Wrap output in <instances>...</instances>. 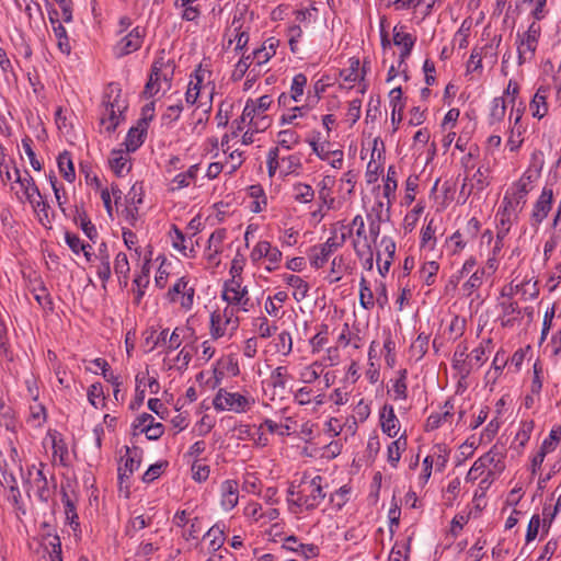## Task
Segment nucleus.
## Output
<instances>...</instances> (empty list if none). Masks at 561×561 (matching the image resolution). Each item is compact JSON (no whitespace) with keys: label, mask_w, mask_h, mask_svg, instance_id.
I'll return each mask as SVG.
<instances>
[{"label":"nucleus","mask_w":561,"mask_h":561,"mask_svg":"<svg viewBox=\"0 0 561 561\" xmlns=\"http://www.w3.org/2000/svg\"><path fill=\"white\" fill-rule=\"evenodd\" d=\"M321 482L322 478L317 476L309 480H301L297 486L291 484L287 490L288 510L293 514H298L302 507L306 510L317 507L325 496Z\"/></svg>","instance_id":"f257e3e1"},{"label":"nucleus","mask_w":561,"mask_h":561,"mask_svg":"<svg viewBox=\"0 0 561 561\" xmlns=\"http://www.w3.org/2000/svg\"><path fill=\"white\" fill-rule=\"evenodd\" d=\"M272 104V99L268 95H263L256 101L249 100L242 111L240 121L234 122L236 130L242 131L245 125H250V128L256 131H264L271 125V118L266 115V111Z\"/></svg>","instance_id":"f03ea898"},{"label":"nucleus","mask_w":561,"mask_h":561,"mask_svg":"<svg viewBox=\"0 0 561 561\" xmlns=\"http://www.w3.org/2000/svg\"><path fill=\"white\" fill-rule=\"evenodd\" d=\"M102 105L100 124L106 133H114L122 121H124L123 113L127 108L117 84H108L103 95Z\"/></svg>","instance_id":"7ed1b4c3"},{"label":"nucleus","mask_w":561,"mask_h":561,"mask_svg":"<svg viewBox=\"0 0 561 561\" xmlns=\"http://www.w3.org/2000/svg\"><path fill=\"white\" fill-rule=\"evenodd\" d=\"M46 465L39 462L38 466H27L25 474H23V482L26 492H33L37 499L47 503L55 493L56 482L54 474H50V480L45 473Z\"/></svg>","instance_id":"20e7f679"},{"label":"nucleus","mask_w":561,"mask_h":561,"mask_svg":"<svg viewBox=\"0 0 561 561\" xmlns=\"http://www.w3.org/2000/svg\"><path fill=\"white\" fill-rule=\"evenodd\" d=\"M251 22L244 10H237L225 31L224 48L238 55L243 53L250 39Z\"/></svg>","instance_id":"39448f33"},{"label":"nucleus","mask_w":561,"mask_h":561,"mask_svg":"<svg viewBox=\"0 0 561 561\" xmlns=\"http://www.w3.org/2000/svg\"><path fill=\"white\" fill-rule=\"evenodd\" d=\"M221 298L227 304L225 308L237 313L248 312L252 307L248 288L241 277L234 276L225 282Z\"/></svg>","instance_id":"423d86ee"},{"label":"nucleus","mask_w":561,"mask_h":561,"mask_svg":"<svg viewBox=\"0 0 561 561\" xmlns=\"http://www.w3.org/2000/svg\"><path fill=\"white\" fill-rule=\"evenodd\" d=\"M238 327V313L230 309H216L210 314V335L214 340L230 339Z\"/></svg>","instance_id":"0eeeda50"},{"label":"nucleus","mask_w":561,"mask_h":561,"mask_svg":"<svg viewBox=\"0 0 561 561\" xmlns=\"http://www.w3.org/2000/svg\"><path fill=\"white\" fill-rule=\"evenodd\" d=\"M173 68L162 59L156 60L151 68L150 78L145 87L144 93L148 98L157 95L160 91L171 88Z\"/></svg>","instance_id":"6e6552de"},{"label":"nucleus","mask_w":561,"mask_h":561,"mask_svg":"<svg viewBox=\"0 0 561 561\" xmlns=\"http://www.w3.org/2000/svg\"><path fill=\"white\" fill-rule=\"evenodd\" d=\"M194 297L195 284L187 276L179 277L167 293L169 302L179 305L185 311L193 308Z\"/></svg>","instance_id":"1a4fd4ad"},{"label":"nucleus","mask_w":561,"mask_h":561,"mask_svg":"<svg viewBox=\"0 0 561 561\" xmlns=\"http://www.w3.org/2000/svg\"><path fill=\"white\" fill-rule=\"evenodd\" d=\"M251 259L263 272L272 273L280 267V251L267 241H259L251 252Z\"/></svg>","instance_id":"9d476101"},{"label":"nucleus","mask_w":561,"mask_h":561,"mask_svg":"<svg viewBox=\"0 0 561 561\" xmlns=\"http://www.w3.org/2000/svg\"><path fill=\"white\" fill-rule=\"evenodd\" d=\"M213 404L217 411L242 413L250 408L251 400L239 392H229L225 389H219L213 400Z\"/></svg>","instance_id":"9b49d317"},{"label":"nucleus","mask_w":561,"mask_h":561,"mask_svg":"<svg viewBox=\"0 0 561 561\" xmlns=\"http://www.w3.org/2000/svg\"><path fill=\"white\" fill-rule=\"evenodd\" d=\"M523 205L518 201L513 199L506 194L503 197L502 206L500 207L496 217L499 218L497 225V239H502L510 230L513 220L516 218L518 211L523 209Z\"/></svg>","instance_id":"f8f14e48"},{"label":"nucleus","mask_w":561,"mask_h":561,"mask_svg":"<svg viewBox=\"0 0 561 561\" xmlns=\"http://www.w3.org/2000/svg\"><path fill=\"white\" fill-rule=\"evenodd\" d=\"M152 111L151 107L144 110L142 117L137 122L136 126L129 128L124 146L127 152H135L145 141L148 130V122L152 118V114L148 113Z\"/></svg>","instance_id":"ddd939ff"},{"label":"nucleus","mask_w":561,"mask_h":561,"mask_svg":"<svg viewBox=\"0 0 561 561\" xmlns=\"http://www.w3.org/2000/svg\"><path fill=\"white\" fill-rule=\"evenodd\" d=\"M146 35V31L141 26H135L128 34L121 38L113 48L116 58H122L134 51H137Z\"/></svg>","instance_id":"4468645a"},{"label":"nucleus","mask_w":561,"mask_h":561,"mask_svg":"<svg viewBox=\"0 0 561 561\" xmlns=\"http://www.w3.org/2000/svg\"><path fill=\"white\" fill-rule=\"evenodd\" d=\"M213 72L207 65L199 64L194 70L188 82L190 87H194L201 93L206 94L209 101L213 100L215 93V84L211 80Z\"/></svg>","instance_id":"2eb2a0df"},{"label":"nucleus","mask_w":561,"mask_h":561,"mask_svg":"<svg viewBox=\"0 0 561 561\" xmlns=\"http://www.w3.org/2000/svg\"><path fill=\"white\" fill-rule=\"evenodd\" d=\"M540 34V25L536 22H533L528 30L520 37L517 48L519 59H526L527 56L531 57L535 54Z\"/></svg>","instance_id":"dca6fc26"},{"label":"nucleus","mask_w":561,"mask_h":561,"mask_svg":"<svg viewBox=\"0 0 561 561\" xmlns=\"http://www.w3.org/2000/svg\"><path fill=\"white\" fill-rule=\"evenodd\" d=\"M169 239L174 250L180 252L185 257H194L195 249L193 243V237H186L181 229L175 225H172L169 231Z\"/></svg>","instance_id":"f3484780"},{"label":"nucleus","mask_w":561,"mask_h":561,"mask_svg":"<svg viewBox=\"0 0 561 561\" xmlns=\"http://www.w3.org/2000/svg\"><path fill=\"white\" fill-rule=\"evenodd\" d=\"M95 270L98 277L105 284L112 275L111 270V257L108 254V248L105 242H102L98 252L94 254Z\"/></svg>","instance_id":"a211bd4d"},{"label":"nucleus","mask_w":561,"mask_h":561,"mask_svg":"<svg viewBox=\"0 0 561 561\" xmlns=\"http://www.w3.org/2000/svg\"><path fill=\"white\" fill-rule=\"evenodd\" d=\"M280 41L276 37L265 39L261 47L255 48L250 55L253 64L262 66L266 64L275 54Z\"/></svg>","instance_id":"6ab92c4d"},{"label":"nucleus","mask_w":561,"mask_h":561,"mask_svg":"<svg viewBox=\"0 0 561 561\" xmlns=\"http://www.w3.org/2000/svg\"><path fill=\"white\" fill-rule=\"evenodd\" d=\"M382 253L377 254V266L381 276H385L392 263L396 253V243L391 238L383 237L380 241Z\"/></svg>","instance_id":"aec40b11"},{"label":"nucleus","mask_w":561,"mask_h":561,"mask_svg":"<svg viewBox=\"0 0 561 561\" xmlns=\"http://www.w3.org/2000/svg\"><path fill=\"white\" fill-rule=\"evenodd\" d=\"M128 153L123 149H113L108 158V164L117 176H124L130 171L131 164Z\"/></svg>","instance_id":"412c9836"},{"label":"nucleus","mask_w":561,"mask_h":561,"mask_svg":"<svg viewBox=\"0 0 561 561\" xmlns=\"http://www.w3.org/2000/svg\"><path fill=\"white\" fill-rule=\"evenodd\" d=\"M533 190V176L525 173L516 183H514L507 191L506 195L513 199L518 201L520 205H525L527 194Z\"/></svg>","instance_id":"4be33fe9"},{"label":"nucleus","mask_w":561,"mask_h":561,"mask_svg":"<svg viewBox=\"0 0 561 561\" xmlns=\"http://www.w3.org/2000/svg\"><path fill=\"white\" fill-rule=\"evenodd\" d=\"M239 501V484L236 480H226L221 484V506L231 511Z\"/></svg>","instance_id":"5701e85b"},{"label":"nucleus","mask_w":561,"mask_h":561,"mask_svg":"<svg viewBox=\"0 0 561 561\" xmlns=\"http://www.w3.org/2000/svg\"><path fill=\"white\" fill-rule=\"evenodd\" d=\"M553 193L551 188L545 187L535 204L531 217L535 222H541L551 209Z\"/></svg>","instance_id":"b1692460"},{"label":"nucleus","mask_w":561,"mask_h":561,"mask_svg":"<svg viewBox=\"0 0 561 561\" xmlns=\"http://www.w3.org/2000/svg\"><path fill=\"white\" fill-rule=\"evenodd\" d=\"M47 437L50 439L51 443L54 460H58V462L61 466H66L68 459V446L65 439L62 438L61 434L58 433L57 431H49L47 433Z\"/></svg>","instance_id":"393cba45"},{"label":"nucleus","mask_w":561,"mask_h":561,"mask_svg":"<svg viewBox=\"0 0 561 561\" xmlns=\"http://www.w3.org/2000/svg\"><path fill=\"white\" fill-rule=\"evenodd\" d=\"M341 243L336 240L335 237L329 238L319 248H314V253L312 256V264L316 267H322L324 263L328 261L329 256L335 251Z\"/></svg>","instance_id":"a878e982"},{"label":"nucleus","mask_w":561,"mask_h":561,"mask_svg":"<svg viewBox=\"0 0 561 561\" xmlns=\"http://www.w3.org/2000/svg\"><path fill=\"white\" fill-rule=\"evenodd\" d=\"M287 195L299 203H309L314 196L312 187L305 183H290V180H286Z\"/></svg>","instance_id":"bb28decb"},{"label":"nucleus","mask_w":561,"mask_h":561,"mask_svg":"<svg viewBox=\"0 0 561 561\" xmlns=\"http://www.w3.org/2000/svg\"><path fill=\"white\" fill-rule=\"evenodd\" d=\"M15 173L18 175L15 181L21 185L27 202L34 204L42 196L34 179L27 172H25L24 176L21 175L19 170H15Z\"/></svg>","instance_id":"cd10ccee"},{"label":"nucleus","mask_w":561,"mask_h":561,"mask_svg":"<svg viewBox=\"0 0 561 561\" xmlns=\"http://www.w3.org/2000/svg\"><path fill=\"white\" fill-rule=\"evenodd\" d=\"M198 173V165H191L185 172L176 174L170 182V191H179L195 183Z\"/></svg>","instance_id":"c85d7f7f"},{"label":"nucleus","mask_w":561,"mask_h":561,"mask_svg":"<svg viewBox=\"0 0 561 561\" xmlns=\"http://www.w3.org/2000/svg\"><path fill=\"white\" fill-rule=\"evenodd\" d=\"M248 207L252 213H261L266 209L267 198L261 185H251L248 188Z\"/></svg>","instance_id":"c756f323"},{"label":"nucleus","mask_w":561,"mask_h":561,"mask_svg":"<svg viewBox=\"0 0 561 561\" xmlns=\"http://www.w3.org/2000/svg\"><path fill=\"white\" fill-rule=\"evenodd\" d=\"M414 41L415 38L410 33L404 32L403 27H394L393 44L401 47L400 58L402 60L410 55Z\"/></svg>","instance_id":"7c9ffc66"},{"label":"nucleus","mask_w":561,"mask_h":561,"mask_svg":"<svg viewBox=\"0 0 561 561\" xmlns=\"http://www.w3.org/2000/svg\"><path fill=\"white\" fill-rule=\"evenodd\" d=\"M514 294H522V296L529 299L536 298L539 294L537 282H534L533 278H529L515 284V280H513L508 287L507 295Z\"/></svg>","instance_id":"2f4dec72"},{"label":"nucleus","mask_w":561,"mask_h":561,"mask_svg":"<svg viewBox=\"0 0 561 561\" xmlns=\"http://www.w3.org/2000/svg\"><path fill=\"white\" fill-rule=\"evenodd\" d=\"M381 428L390 437H396L399 432V422L392 407L385 405L381 415Z\"/></svg>","instance_id":"473e14b6"},{"label":"nucleus","mask_w":561,"mask_h":561,"mask_svg":"<svg viewBox=\"0 0 561 561\" xmlns=\"http://www.w3.org/2000/svg\"><path fill=\"white\" fill-rule=\"evenodd\" d=\"M547 96H548V90L546 88H539L534 95L530 104L529 110L534 117L542 118L547 112H548V105H547Z\"/></svg>","instance_id":"72a5a7b5"},{"label":"nucleus","mask_w":561,"mask_h":561,"mask_svg":"<svg viewBox=\"0 0 561 561\" xmlns=\"http://www.w3.org/2000/svg\"><path fill=\"white\" fill-rule=\"evenodd\" d=\"M297 434L299 439L304 443L308 440L311 434V430L306 423L299 424L297 421H293L290 417H286V423L283 424V436H291Z\"/></svg>","instance_id":"f704fd0d"},{"label":"nucleus","mask_w":561,"mask_h":561,"mask_svg":"<svg viewBox=\"0 0 561 561\" xmlns=\"http://www.w3.org/2000/svg\"><path fill=\"white\" fill-rule=\"evenodd\" d=\"M122 465L118 467V479L121 483L125 479H129L131 474L139 468L140 460L133 456L127 448L126 455L122 457Z\"/></svg>","instance_id":"c9c22d12"},{"label":"nucleus","mask_w":561,"mask_h":561,"mask_svg":"<svg viewBox=\"0 0 561 561\" xmlns=\"http://www.w3.org/2000/svg\"><path fill=\"white\" fill-rule=\"evenodd\" d=\"M57 165L59 169V172L64 176V179L68 182H73L76 179V172L73 162L71 159V154L69 151L65 150L61 153H59L57 158Z\"/></svg>","instance_id":"e433bc0d"},{"label":"nucleus","mask_w":561,"mask_h":561,"mask_svg":"<svg viewBox=\"0 0 561 561\" xmlns=\"http://www.w3.org/2000/svg\"><path fill=\"white\" fill-rule=\"evenodd\" d=\"M284 550L295 552L305 559L314 556V548L312 546L298 543L296 537L294 536H289L283 539V551Z\"/></svg>","instance_id":"4c0bfd02"},{"label":"nucleus","mask_w":561,"mask_h":561,"mask_svg":"<svg viewBox=\"0 0 561 561\" xmlns=\"http://www.w3.org/2000/svg\"><path fill=\"white\" fill-rule=\"evenodd\" d=\"M226 237V232L222 229L215 230L209 239L208 247L206 249V255L209 261H214L216 256L221 252V244Z\"/></svg>","instance_id":"58836bf2"},{"label":"nucleus","mask_w":561,"mask_h":561,"mask_svg":"<svg viewBox=\"0 0 561 561\" xmlns=\"http://www.w3.org/2000/svg\"><path fill=\"white\" fill-rule=\"evenodd\" d=\"M205 538L209 539V551L213 553L217 552L225 543L224 527L219 524L214 525L205 534Z\"/></svg>","instance_id":"ea45409f"},{"label":"nucleus","mask_w":561,"mask_h":561,"mask_svg":"<svg viewBox=\"0 0 561 561\" xmlns=\"http://www.w3.org/2000/svg\"><path fill=\"white\" fill-rule=\"evenodd\" d=\"M501 453L497 451L495 448H492L486 454L477 459L474 462L477 463V468H480L482 471L490 467H493L495 470H501Z\"/></svg>","instance_id":"a19ab883"},{"label":"nucleus","mask_w":561,"mask_h":561,"mask_svg":"<svg viewBox=\"0 0 561 561\" xmlns=\"http://www.w3.org/2000/svg\"><path fill=\"white\" fill-rule=\"evenodd\" d=\"M129 261L124 252L117 253L115 261H114V272L118 277L119 282H123L125 285L128 282L129 278Z\"/></svg>","instance_id":"79ce46f5"},{"label":"nucleus","mask_w":561,"mask_h":561,"mask_svg":"<svg viewBox=\"0 0 561 561\" xmlns=\"http://www.w3.org/2000/svg\"><path fill=\"white\" fill-rule=\"evenodd\" d=\"M87 397L89 403L95 409L105 407L104 391L100 382H94L88 388Z\"/></svg>","instance_id":"37998d69"},{"label":"nucleus","mask_w":561,"mask_h":561,"mask_svg":"<svg viewBox=\"0 0 561 561\" xmlns=\"http://www.w3.org/2000/svg\"><path fill=\"white\" fill-rule=\"evenodd\" d=\"M280 385V366H275L272 370L271 378L263 382L264 396L270 400H275L276 388Z\"/></svg>","instance_id":"c03bdc74"},{"label":"nucleus","mask_w":561,"mask_h":561,"mask_svg":"<svg viewBox=\"0 0 561 561\" xmlns=\"http://www.w3.org/2000/svg\"><path fill=\"white\" fill-rule=\"evenodd\" d=\"M62 503L65 506L66 519H67L68 524L71 526V528L73 529V531H77L80 526L79 517H78L73 502L70 500V497L68 496V494L66 492L62 493Z\"/></svg>","instance_id":"a18cd8bd"},{"label":"nucleus","mask_w":561,"mask_h":561,"mask_svg":"<svg viewBox=\"0 0 561 561\" xmlns=\"http://www.w3.org/2000/svg\"><path fill=\"white\" fill-rule=\"evenodd\" d=\"M151 523L150 517H146L145 515H137L131 517L126 527H125V534L128 537H134L139 530L146 528Z\"/></svg>","instance_id":"49530a36"},{"label":"nucleus","mask_w":561,"mask_h":561,"mask_svg":"<svg viewBox=\"0 0 561 561\" xmlns=\"http://www.w3.org/2000/svg\"><path fill=\"white\" fill-rule=\"evenodd\" d=\"M407 448V438L400 436L397 440L392 442L388 447V461L396 467L400 460L401 451Z\"/></svg>","instance_id":"de8ad7c7"},{"label":"nucleus","mask_w":561,"mask_h":561,"mask_svg":"<svg viewBox=\"0 0 561 561\" xmlns=\"http://www.w3.org/2000/svg\"><path fill=\"white\" fill-rule=\"evenodd\" d=\"M210 105L207 108L202 110L198 112L195 110L192 114V122L190 125H192V133L195 134H202V131L205 128V125L209 118V112H210Z\"/></svg>","instance_id":"09e8293b"},{"label":"nucleus","mask_w":561,"mask_h":561,"mask_svg":"<svg viewBox=\"0 0 561 561\" xmlns=\"http://www.w3.org/2000/svg\"><path fill=\"white\" fill-rule=\"evenodd\" d=\"M184 110V105H183V101L181 98H176L174 100V102L170 103L167 108H165V112L162 116L163 121L167 123V124H172L174 122H176L180 116H181V113L183 112Z\"/></svg>","instance_id":"8fccbe9b"},{"label":"nucleus","mask_w":561,"mask_h":561,"mask_svg":"<svg viewBox=\"0 0 561 561\" xmlns=\"http://www.w3.org/2000/svg\"><path fill=\"white\" fill-rule=\"evenodd\" d=\"M53 32L57 39L59 50L65 55H69L71 53V45L65 26L57 25V27H54Z\"/></svg>","instance_id":"3c124183"},{"label":"nucleus","mask_w":561,"mask_h":561,"mask_svg":"<svg viewBox=\"0 0 561 561\" xmlns=\"http://www.w3.org/2000/svg\"><path fill=\"white\" fill-rule=\"evenodd\" d=\"M252 64L253 61L251 59V55H242V57L233 67V70L231 72V79L233 81H240L244 77V75L247 73Z\"/></svg>","instance_id":"603ef678"},{"label":"nucleus","mask_w":561,"mask_h":561,"mask_svg":"<svg viewBox=\"0 0 561 561\" xmlns=\"http://www.w3.org/2000/svg\"><path fill=\"white\" fill-rule=\"evenodd\" d=\"M341 76L345 82H355L363 79V71L359 69V60L351 59L350 67L341 72Z\"/></svg>","instance_id":"864d4df0"},{"label":"nucleus","mask_w":561,"mask_h":561,"mask_svg":"<svg viewBox=\"0 0 561 561\" xmlns=\"http://www.w3.org/2000/svg\"><path fill=\"white\" fill-rule=\"evenodd\" d=\"M94 366L102 370V375L106 381H108L112 386H121L122 381L118 376L108 371V364L104 358L98 357L91 362Z\"/></svg>","instance_id":"5fc2aeb1"},{"label":"nucleus","mask_w":561,"mask_h":561,"mask_svg":"<svg viewBox=\"0 0 561 561\" xmlns=\"http://www.w3.org/2000/svg\"><path fill=\"white\" fill-rule=\"evenodd\" d=\"M485 185H486V178L484 175V172H482L481 169H478L473 173L471 179L469 180V183H467V182L463 183L461 192L463 193L467 188H468V193H470L472 188L482 191Z\"/></svg>","instance_id":"6e6d98bb"},{"label":"nucleus","mask_w":561,"mask_h":561,"mask_svg":"<svg viewBox=\"0 0 561 561\" xmlns=\"http://www.w3.org/2000/svg\"><path fill=\"white\" fill-rule=\"evenodd\" d=\"M287 35H288V44H289V48H290L291 53L295 55L299 54L300 47L298 45V39L302 36L301 25L293 24V25L288 26Z\"/></svg>","instance_id":"4d7b16f0"},{"label":"nucleus","mask_w":561,"mask_h":561,"mask_svg":"<svg viewBox=\"0 0 561 561\" xmlns=\"http://www.w3.org/2000/svg\"><path fill=\"white\" fill-rule=\"evenodd\" d=\"M506 112V100L503 98H495L492 102V108L490 113L491 123L501 122Z\"/></svg>","instance_id":"13d9d810"},{"label":"nucleus","mask_w":561,"mask_h":561,"mask_svg":"<svg viewBox=\"0 0 561 561\" xmlns=\"http://www.w3.org/2000/svg\"><path fill=\"white\" fill-rule=\"evenodd\" d=\"M302 169L300 158L298 156H289L286 159L283 158V173H285L286 176H289L291 174H300V171Z\"/></svg>","instance_id":"bf43d9fd"},{"label":"nucleus","mask_w":561,"mask_h":561,"mask_svg":"<svg viewBox=\"0 0 561 561\" xmlns=\"http://www.w3.org/2000/svg\"><path fill=\"white\" fill-rule=\"evenodd\" d=\"M359 304L364 309L367 310L371 309L375 305L374 294L368 287L365 278H362L360 280Z\"/></svg>","instance_id":"052dcab7"},{"label":"nucleus","mask_w":561,"mask_h":561,"mask_svg":"<svg viewBox=\"0 0 561 561\" xmlns=\"http://www.w3.org/2000/svg\"><path fill=\"white\" fill-rule=\"evenodd\" d=\"M307 84V78L302 73H298L293 78L290 85V98L298 102L299 98L304 94V89Z\"/></svg>","instance_id":"680f3d73"},{"label":"nucleus","mask_w":561,"mask_h":561,"mask_svg":"<svg viewBox=\"0 0 561 561\" xmlns=\"http://www.w3.org/2000/svg\"><path fill=\"white\" fill-rule=\"evenodd\" d=\"M525 128L523 126L511 127L510 136L507 139V147L511 151H516L524 141Z\"/></svg>","instance_id":"e2e57ef3"},{"label":"nucleus","mask_w":561,"mask_h":561,"mask_svg":"<svg viewBox=\"0 0 561 561\" xmlns=\"http://www.w3.org/2000/svg\"><path fill=\"white\" fill-rule=\"evenodd\" d=\"M285 279L287 284L295 289L293 295L296 300H299L305 297L307 293V285L299 276L289 275Z\"/></svg>","instance_id":"0e129e2a"},{"label":"nucleus","mask_w":561,"mask_h":561,"mask_svg":"<svg viewBox=\"0 0 561 561\" xmlns=\"http://www.w3.org/2000/svg\"><path fill=\"white\" fill-rule=\"evenodd\" d=\"M232 110V103L229 101H221L215 116L218 127H226L229 122L230 111Z\"/></svg>","instance_id":"69168bd1"},{"label":"nucleus","mask_w":561,"mask_h":561,"mask_svg":"<svg viewBox=\"0 0 561 561\" xmlns=\"http://www.w3.org/2000/svg\"><path fill=\"white\" fill-rule=\"evenodd\" d=\"M32 293L34 299L39 306L46 307L51 305L50 296L42 280L38 282V285L36 287H33Z\"/></svg>","instance_id":"338daca9"},{"label":"nucleus","mask_w":561,"mask_h":561,"mask_svg":"<svg viewBox=\"0 0 561 561\" xmlns=\"http://www.w3.org/2000/svg\"><path fill=\"white\" fill-rule=\"evenodd\" d=\"M484 274V270H476L469 276V279L463 284V290L468 295L472 294L474 289L479 288L482 285Z\"/></svg>","instance_id":"774afa93"}]
</instances>
